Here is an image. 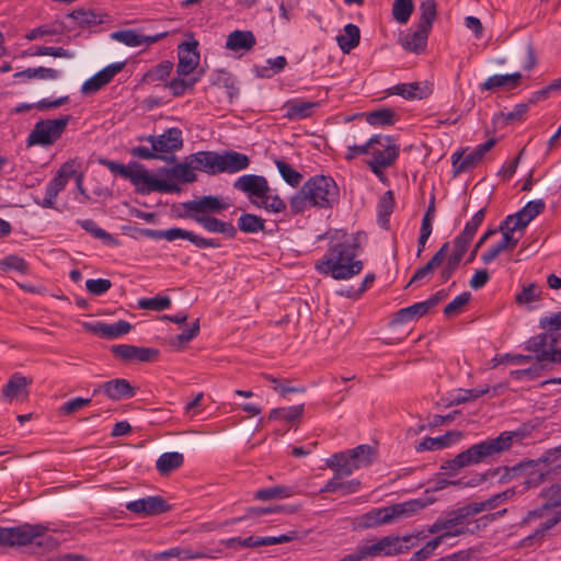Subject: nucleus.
<instances>
[{
    "label": "nucleus",
    "mask_w": 561,
    "mask_h": 561,
    "mask_svg": "<svg viewBox=\"0 0 561 561\" xmlns=\"http://www.w3.org/2000/svg\"><path fill=\"white\" fill-rule=\"evenodd\" d=\"M449 245V242H445L424 266L417 268L410 280V284L423 279L427 275L432 274L436 267L442 265L446 259Z\"/></svg>",
    "instance_id": "obj_32"
},
{
    "label": "nucleus",
    "mask_w": 561,
    "mask_h": 561,
    "mask_svg": "<svg viewBox=\"0 0 561 561\" xmlns=\"http://www.w3.org/2000/svg\"><path fill=\"white\" fill-rule=\"evenodd\" d=\"M0 270L3 272L16 271L25 274L28 271V265L23 257L11 254L0 260Z\"/></svg>",
    "instance_id": "obj_58"
},
{
    "label": "nucleus",
    "mask_w": 561,
    "mask_h": 561,
    "mask_svg": "<svg viewBox=\"0 0 561 561\" xmlns=\"http://www.w3.org/2000/svg\"><path fill=\"white\" fill-rule=\"evenodd\" d=\"M547 332L531 336L526 342V350L534 353L538 362H550L561 364V347L558 348V336L556 332L561 331V311L543 317L539 321Z\"/></svg>",
    "instance_id": "obj_5"
},
{
    "label": "nucleus",
    "mask_w": 561,
    "mask_h": 561,
    "mask_svg": "<svg viewBox=\"0 0 561 561\" xmlns=\"http://www.w3.org/2000/svg\"><path fill=\"white\" fill-rule=\"evenodd\" d=\"M28 385L26 377L19 374L13 375L2 388V394L5 398L15 397L22 389Z\"/></svg>",
    "instance_id": "obj_59"
},
{
    "label": "nucleus",
    "mask_w": 561,
    "mask_h": 561,
    "mask_svg": "<svg viewBox=\"0 0 561 561\" xmlns=\"http://www.w3.org/2000/svg\"><path fill=\"white\" fill-rule=\"evenodd\" d=\"M238 228L244 233L264 231L265 220L254 214L244 213L238 218Z\"/></svg>",
    "instance_id": "obj_42"
},
{
    "label": "nucleus",
    "mask_w": 561,
    "mask_h": 561,
    "mask_svg": "<svg viewBox=\"0 0 561 561\" xmlns=\"http://www.w3.org/2000/svg\"><path fill=\"white\" fill-rule=\"evenodd\" d=\"M78 225L94 238L102 240L107 245L116 247L118 241L107 231L100 228L93 219H79Z\"/></svg>",
    "instance_id": "obj_40"
},
{
    "label": "nucleus",
    "mask_w": 561,
    "mask_h": 561,
    "mask_svg": "<svg viewBox=\"0 0 561 561\" xmlns=\"http://www.w3.org/2000/svg\"><path fill=\"white\" fill-rule=\"evenodd\" d=\"M256 44L252 31L236 30L227 36L226 48L231 51H250Z\"/></svg>",
    "instance_id": "obj_28"
},
{
    "label": "nucleus",
    "mask_w": 561,
    "mask_h": 561,
    "mask_svg": "<svg viewBox=\"0 0 561 561\" xmlns=\"http://www.w3.org/2000/svg\"><path fill=\"white\" fill-rule=\"evenodd\" d=\"M523 438L524 434L518 431L502 432L497 437L474 444L459 453L454 459L445 461L440 466V470L458 471L463 467L480 463L489 457L510 450L514 443H518Z\"/></svg>",
    "instance_id": "obj_3"
},
{
    "label": "nucleus",
    "mask_w": 561,
    "mask_h": 561,
    "mask_svg": "<svg viewBox=\"0 0 561 561\" xmlns=\"http://www.w3.org/2000/svg\"><path fill=\"white\" fill-rule=\"evenodd\" d=\"M449 245V242H445L424 266L417 268L410 280V284L423 279L427 275L432 274L436 267L442 265L446 259Z\"/></svg>",
    "instance_id": "obj_34"
},
{
    "label": "nucleus",
    "mask_w": 561,
    "mask_h": 561,
    "mask_svg": "<svg viewBox=\"0 0 561 561\" xmlns=\"http://www.w3.org/2000/svg\"><path fill=\"white\" fill-rule=\"evenodd\" d=\"M420 21L417 26L431 32L433 23L437 15V4L435 0H424L420 4Z\"/></svg>",
    "instance_id": "obj_43"
},
{
    "label": "nucleus",
    "mask_w": 561,
    "mask_h": 561,
    "mask_svg": "<svg viewBox=\"0 0 561 561\" xmlns=\"http://www.w3.org/2000/svg\"><path fill=\"white\" fill-rule=\"evenodd\" d=\"M417 537L414 535L407 536H385L370 545L359 546L358 549L363 556V559L375 558V557H393L407 552L413 547L414 540Z\"/></svg>",
    "instance_id": "obj_8"
},
{
    "label": "nucleus",
    "mask_w": 561,
    "mask_h": 561,
    "mask_svg": "<svg viewBox=\"0 0 561 561\" xmlns=\"http://www.w3.org/2000/svg\"><path fill=\"white\" fill-rule=\"evenodd\" d=\"M70 119V115H65L55 119L38 121L27 136V147H48L54 145L66 130Z\"/></svg>",
    "instance_id": "obj_9"
},
{
    "label": "nucleus",
    "mask_w": 561,
    "mask_h": 561,
    "mask_svg": "<svg viewBox=\"0 0 561 561\" xmlns=\"http://www.w3.org/2000/svg\"><path fill=\"white\" fill-rule=\"evenodd\" d=\"M90 329L102 337L116 339L127 334L131 329V324L125 320H119L114 323L96 322L91 325Z\"/></svg>",
    "instance_id": "obj_31"
},
{
    "label": "nucleus",
    "mask_w": 561,
    "mask_h": 561,
    "mask_svg": "<svg viewBox=\"0 0 561 561\" xmlns=\"http://www.w3.org/2000/svg\"><path fill=\"white\" fill-rule=\"evenodd\" d=\"M528 224L529 222L517 211L513 215L506 216V218L501 222L499 230H506L514 233L523 232Z\"/></svg>",
    "instance_id": "obj_57"
},
{
    "label": "nucleus",
    "mask_w": 561,
    "mask_h": 561,
    "mask_svg": "<svg viewBox=\"0 0 561 561\" xmlns=\"http://www.w3.org/2000/svg\"><path fill=\"white\" fill-rule=\"evenodd\" d=\"M539 497L542 500L545 507L549 512H553L548 519L558 517V524L561 522V483L550 485L540 491Z\"/></svg>",
    "instance_id": "obj_29"
},
{
    "label": "nucleus",
    "mask_w": 561,
    "mask_h": 561,
    "mask_svg": "<svg viewBox=\"0 0 561 561\" xmlns=\"http://www.w3.org/2000/svg\"><path fill=\"white\" fill-rule=\"evenodd\" d=\"M390 91L392 94L401 95L408 100L422 99L424 96V91L419 82L400 83L392 87Z\"/></svg>",
    "instance_id": "obj_50"
},
{
    "label": "nucleus",
    "mask_w": 561,
    "mask_h": 561,
    "mask_svg": "<svg viewBox=\"0 0 561 561\" xmlns=\"http://www.w3.org/2000/svg\"><path fill=\"white\" fill-rule=\"evenodd\" d=\"M194 171L191 160L186 158L184 162H179L170 168L167 175L170 180H175L180 183H193L197 179Z\"/></svg>",
    "instance_id": "obj_37"
},
{
    "label": "nucleus",
    "mask_w": 561,
    "mask_h": 561,
    "mask_svg": "<svg viewBox=\"0 0 561 561\" xmlns=\"http://www.w3.org/2000/svg\"><path fill=\"white\" fill-rule=\"evenodd\" d=\"M495 139L491 138L485 142L478 145L469 152L466 150L456 151L451 154V163L455 174L467 172L477 167L485 156L495 146Z\"/></svg>",
    "instance_id": "obj_15"
},
{
    "label": "nucleus",
    "mask_w": 561,
    "mask_h": 561,
    "mask_svg": "<svg viewBox=\"0 0 561 561\" xmlns=\"http://www.w3.org/2000/svg\"><path fill=\"white\" fill-rule=\"evenodd\" d=\"M319 102L304 101L301 99L289 100L285 103V117L290 121H299L310 117L319 107Z\"/></svg>",
    "instance_id": "obj_27"
},
{
    "label": "nucleus",
    "mask_w": 561,
    "mask_h": 561,
    "mask_svg": "<svg viewBox=\"0 0 561 561\" xmlns=\"http://www.w3.org/2000/svg\"><path fill=\"white\" fill-rule=\"evenodd\" d=\"M101 163L112 173L119 174L121 176L128 179L140 194H149L151 192L179 193L181 191L178 183L152 176L147 169L137 162L125 165L104 159L101 160Z\"/></svg>",
    "instance_id": "obj_4"
},
{
    "label": "nucleus",
    "mask_w": 561,
    "mask_h": 561,
    "mask_svg": "<svg viewBox=\"0 0 561 561\" xmlns=\"http://www.w3.org/2000/svg\"><path fill=\"white\" fill-rule=\"evenodd\" d=\"M111 38L129 47H137L141 45V35L137 34L134 30L113 32L111 34Z\"/></svg>",
    "instance_id": "obj_63"
},
{
    "label": "nucleus",
    "mask_w": 561,
    "mask_h": 561,
    "mask_svg": "<svg viewBox=\"0 0 561 561\" xmlns=\"http://www.w3.org/2000/svg\"><path fill=\"white\" fill-rule=\"evenodd\" d=\"M183 462L184 456L181 453H164L158 458L156 468L161 476H168L172 471L179 469Z\"/></svg>",
    "instance_id": "obj_39"
},
{
    "label": "nucleus",
    "mask_w": 561,
    "mask_h": 561,
    "mask_svg": "<svg viewBox=\"0 0 561 561\" xmlns=\"http://www.w3.org/2000/svg\"><path fill=\"white\" fill-rule=\"evenodd\" d=\"M68 16L73 19L80 27H89L104 22V15L93 10H73Z\"/></svg>",
    "instance_id": "obj_41"
},
{
    "label": "nucleus",
    "mask_w": 561,
    "mask_h": 561,
    "mask_svg": "<svg viewBox=\"0 0 561 561\" xmlns=\"http://www.w3.org/2000/svg\"><path fill=\"white\" fill-rule=\"evenodd\" d=\"M290 210L293 214L304 213L307 208L312 207L311 199L302 185L301 188L290 198Z\"/></svg>",
    "instance_id": "obj_60"
},
{
    "label": "nucleus",
    "mask_w": 561,
    "mask_h": 561,
    "mask_svg": "<svg viewBox=\"0 0 561 561\" xmlns=\"http://www.w3.org/2000/svg\"><path fill=\"white\" fill-rule=\"evenodd\" d=\"M112 353L125 362L149 363L158 358L159 351L151 347H139L128 344L112 346Z\"/></svg>",
    "instance_id": "obj_20"
},
{
    "label": "nucleus",
    "mask_w": 561,
    "mask_h": 561,
    "mask_svg": "<svg viewBox=\"0 0 561 561\" xmlns=\"http://www.w3.org/2000/svg\"><path fill=\"white\" fill-rule=\"evenodd\" d=\"M556 525H558V517L553 519H546L533 534L520 540V547L527 548L531 547L534 543L540 542L546 533L552 529Z\"/></svg>",
    "instance_id": "obj_47"
},
{
    "label": "nucleus",
    "mask_w": 561,
    "mask_h": 561,
    "mask_svg": "<svg viewBox=\"0 0 561 561\" xmlns=\"http://www.w3.org/2000/svg\"><path fill=\"white\" fill-rule=\"evenodd\" d=\"M198 42H183L178 47L179 62L176 72L179 76H188L192 73L199 64V53L197 50Z\"/></svg>",
    "instance_id": "obj_18"
},
{
    "label": "nucleus",
    "mask_w": 561,
    "mask_h": 561,
    "mask_svg": "<svg viewBox=\"0 0 561 561\" xmlns=\"http://www.w3.org/2000/svg\"><path fill=\"white\" fill-rule=\"evenodd\" d=\"M228 207L229 204L222 197L205 195L173 206V211L179 218L194 220L208 232L221 233L228 239H233L237 236V228L231 222L220 220L214 216L222 213Z\"/></svg>",
    "instance_id": "obj_2"
},
{
    "label": "nucleus",
    "mask_w": 561,
    "mask_h": 561,
    "mask_svg": "<svg viewBox=\"0 0 561 561\" xmlns=\"http://www.w3.org/2000/svg\"><path fill=\"white\" fill-rule=\"evenodd\" d=\"M146 140L151 144L158 153H172L183 147V134L178 127H171L159 136L150 135Z\"/></svg>",
    "instance_id": "obj_16"
},
{
    "label": "nucleus",
    "mask_w": 561,
    "mask_h": 561,
    "mask_svg": "<svg viewBox=\"0 0 561 561\" xmlns=\"http://www.w3.org/2000/svg\"><path fill=\"white\" fill-rule=\"evenodd\" d=\"M430 33L416 25L415 31L400 36L399 43L407 51L422 54L426 49Z\"/></svg>",
    "instance_id": "obj_26"
},
{
    "label": "nucleus",
    "mask_w": 561,
    "mask_h": 561,
    "mask_svg": "<svg viewBox=\"0 0 561 561\" xmlns=\"http://www.w3.org/2000/svg\"><path fill=\"white\" fill-rule=\"evenodd\" d=\"M138 308L145 310L162 311L171 306V299L169 297L156 296L152 298H141L137 304Z\"/></svg>",
    "instance_id": "obj_61"
},
{
    "label": "nucleus",
    "mask_w": 561,
    "mask_h": 561,
    "mask_svg": "<svg viewBox=\"0 0 561 561\" xmlns=\"http://www.w3.org/2000/svg\"><path fill=\"white\" fill-rule=\"evenodd\" d=\"M522 79L519 72L510 75H494L489 77L481 85V90L494 91L496 89L512 90L518 87Z\"/></svg>",
    "instance_id": "obj_30"
},
{
    "label": "nucleus",
    "mask_w": 561,
    "mask_h": 561,
    "mask_svg": "<svg viewBox=\"0 0 561 561\" xmlns=\"http://www.w3.org/2000/svg\"><path fill=\"white\" fill-rule=\"evenodd\" d=\"M327 465L333 471L343 476H351L356 470V465L350 450L332 455Z\"/></svg>",
    "instance_id": "obj_35"
},
{
    "label": "nucleus",
    "mask_w": 561,
    "mask_h": 561,
    "mask_svg": "<svg viewBox=\"0 0 561 561\" xmlns=\"http://www.w3.org/2000/svg\"><path fill=\"white\" fill-rule=\"evenodd\" d=\"M218 173H237L250 165V158L241 152L228 150L219 153Z\"/></svg>",
    "instance_id": "obj_23"
},
{
    "label": "nucleus",
    "mask_w": 561,
    "mask_h": 561,
    "mask_svg": "<svg viewBox=\"0 0 561 561\" xmlns=\"http://www.w3.org/2000/svg\"><path fill=\"white\" fill-rule=\"evenodd\" d=\"M413 10L414 4L412 0H394L392 5L393 19L400 24H405L409 21Z\"/></svg>",
    "instance_id": "obj_53"
},
{
    "label": "nucleus",
    "mask_w": 561,
    "mask_h": 561,
    "mask_svg": "<svg viewBox=\"0 0 561 561\" xmlns=\"http://www.w3.org/2000/svg\"><path fill=\"white\" fill-rule=\"evenodd\" d=\"M100 392H103L111 400L119 401L124 398H133L136 394V389L127 379L115 378L101 383L93 390V396Z\"/></svg>",
    "instance_id": "obj_22"
},
{
    "label": "nucleus",
    "mask_w": 561,
    "mask_h": 561,
    "mask_svg": "<svg viewBox=\"0 0 561 561\" xmlns=\"http://www.w3.org/2000/svg\"><path fill=\"white\" fill-rule=\"evenodd\" d=\"M125 66V62H114L99 72H96L94 76H92L90 79H88L85 82H83L81 87V92L83 94H93L101 90L104 85L110 83L112 79L123 70Z\"/></svg>",
    "instance_id": "obj_21"
},
{
    "label": "nucleus",
    "mask_w": 561,
    "mask_h": 561,
    "mask_svg": "<svg viewBox=\"0 0 561 561\" xmlns=\"http://www.w3.org/2000/svg\"><path fill=\"white\" fill-rule=\"evenodd\" d=\"M305 405L298 404L287 408H276L271 410L270 420H284L287 423L294 422L300 419L304 414Z\"/></svg>",
    "instance_id": "obj_44"
},
{
    "label": "nucleus",
    "mask_w": 561,
    "mask_h": 561,
    "mask_svg": "<svg viewBox=\"0 0 561 561\" xmlns=\"http://www.w3.org/2000/svg\"><path fill=\"white\" fill-rule=\"evenodd\" d=\"M275 164L286 183L294 187L300 184L302 175L297 170H295L289 163L278 159L275 161Z\"/></svg>",
    "instance_id": "obj_56"
},
{
    "label": "nucleus",
    "mask_w": 561,
    "mask_h": 561,
    "mask_svg": "<svg viewBox=\"0 0 561 561\" xmlns=\"http://www.w3.org/2000/svg\"><path fill=\"white\" fill-rule=\"evenodd\" d=\"M558 92H561V77L558 78V79H554L551 83H549L548 85H546L545 88L538 90V91H535L528 103L529 104H536L540 101H543L548 98H550V95L552 93H558Z\"/></svg>",
    "instance_id": "obj_62"
},
{
    "label": "nucleus",
    "mask_w": 561,
    "mask_h": 561,
    "mask_svg": "<svg viewBox=\"0 0 561 561\" xmlns=\"http://www.w3.org/2000/svg\"><path fill=\"white\" fill-rule=\"evenodd\" d=\"M64 33L62 23L55 22L53 24H45L38 27H35L26 33L25 38L28 41H34L44 36H55Z\"/></svg>",
    "instance_id": "obj_52"
},
{
    "label": "nucleus",
    "mask_w": 561,
    "mask_h": 561,
    "mask_svg": "<svg viewBox=\"0 0 561 561\" xmlns=\"http://www.w3.org/2000/svg\"><path fill=\"white\" fill-rule=\"evenodd\" d=\"M294 494L293 489L289 486H272V488H265L257 490L254 493V499L261 500V501H268L273 499H287L290 497Z\"/></svg>",
    "instance_id": "obj_48"
},
{
    "label": "nucleus",
    "mask_w": 561,
    "mask_h": 561,
    "mask_svg": "<svg viewBox=\"0 0 561 561\" xmlns=\"http://www.w3.org/2000/svg\"><path fill=\"white\" fill-rule=\"evenodd\" d=\"M485 218V208L479 209L471 219L465 225L463 230L454 240V250L447 257L440 271V282L446 283L458 270L461 260L468 251V248L476 236L479 227Z\"/></svg>",
    "instance_id": "obj_6"
},
{
    "label": "nucleus",
    "mask_w": 561,
    "mask_h": 561,
    "mask_svg": "<svg viewBox=\"0 0 561 561\" xmlns=\"http://www.w3.org/2000/svg\"><path fill=\"white\" fill-rule=\"evenodd\" d=\"M360 41L359 27L353 23H348L344 27V34L336 37L339 47L344 54H348L352 49L358 46Z\"/></svg>",
    "instance_id": "obj_38"
},
{
    "label": "nucleus",
    "mask_w": 561,
    "mask_h": 561,
    "mask_svg": "<svg viewBox=\"0 0 561 561\" xmlns=\"http://www.w3.org/2000/svg\"><path fill=\"white\" fill-rule=\"evenodd\" d=\"M376 146L371 148L373 158L367 163L380 180H383V171L391 167L399 157L400 148L389 136L376 135Z\"/></svg>",
    "instance_id": "obj_12"
},
{
    "label": "nucleus",
    "mask_w": 561,
    "mask_h": 561,
    "mask_svg": "<svg viewBox=\"0 0 561 561\" xmlns=\"http://www.w3.org/2000/svg\"><path fill=\"white\" fill-rule=\"evenodd\" d=\"M47 527L43 525L23 524L15 527L0 526L1 547H22L35 543L37 546H53L55 538L46 535Z\"/></svg>",
    "instance_id": "obj_7"
},
{
    "label": "nucleus",
    "mask_w": 561,
    "mask_h": 561,
    "mask_svg": "<svg viewBox=\"0 0 561 561\" xmlns=\"http://www.w3.org/2000/svg\"><path fill=\"white\" fill-rule=\"evenodd\" d=\"M546 204L542 199H535L528 202L520 210L519 215L530 222L535 217L540 215L545 210Z\"/></svg>",
    "instance_id": "obj_64"
},
{
    "label": "nucleus",
    "mask_w": 561,
    "mask_h": 561,
    "mask_svg": "<svg viewBox=\"0 0 561 561\" xmlns=\"http://www.w3.org/2000/svg\"><path fill=\"white\" fill-rule=\"evenodd\" d=\"M257 207H263L271 213H282L286 209V203L268 187V193L259 201H252Z\"/></svg>",
    "instance_id": "obj_46"
},
{
    "label": "nucleus",
    "mask_w": 561,
    "mask_h": 561,
    "mask_svg": "<svg viewBox=\"0 0 561 561\" xmlns=\"http://www.w3.org/2000/svg\"><path fill=\"white\" fill-rule=\"evenodd\" d=\"M461 437L462 433L459 431H449L438 437H425L415 445V450L417 453L425 450H439L457 443Z\"/></svg>",
    "instance_id": "obj_25"
},
{
    "label": "nucleus",
    "mask_w": 561,
    "mask_h": 561,
    "mask_svg": "<svg viewBox=\"0 0 561 561\" xmlns=\"http://www.w3.org/2000/svg\"><path fill=\"white\" fill-rule=\"evenodd\" d=\"M342 476L343 474L335 472L334 477L325 483V485L320 490V492L334 493L340 491L342 495L356 493L359 490L360 482L358 480L342 482Z\"/></svg>",
    "instance_id": "obj_36"
},
{
    "label": "nucleus",
    "mask_w": 561,
    "mask_h": 561,
    "mask_svg": "<svg viewBox=\"0 0 561 561\" xmlns=\"http://www.w3.org/2000/svg\"><path fill=\"white\" fill-rule=\"evenodd\" d=\"M60 71L53 69V68H46V67H38V68H27L23 71H19L14 73V78H26V79H39V80H55L59 78Z\"/></svg>",
    "instance_id": "obj_45"
},
{
    "label": "nucleus",
    "mask_w": 561,
    "mask_h": 561,
    "mask_svg": "<svg viewBox=\"0 0 561 561\" xmlns=\"http://www.w3.org/2000/svg\"><path fill=\"white\" fill-rule=\"evenodd\" d=\"M449 245V242H445L424 266L417 268L410 280V284L423 279L427 275L432 274L436 267L442 265L446 259Z\"/></svg>",
    "instance_id": "obj_33"
},
{
    "label": "nucleus",
    "mask_w": 561,
    "mask_h": 561,
    "mask_svg": "<svg viewBox=\"0 0 561 561\" xmlns=\"http://www.w3.org/2000/svg\"><path fill=\"white\" fill-rule=\"evenodd\" d=\"M195 171H201L210 175L218 174L219 152L198 151L187 157Z\"/></svg>",
    "instance_id": "obj_24"
},
{
    "label": "nucleus",
    "mask_w": 561,
    "mask_h": 561,
    "mask_svg": "<svg viewBox=\"0 0 561 561\" xmlns=\"http://www.w3.org/2000/svg\"><path fill=\"white\" fill-rule=\"evenodd\" d=\"M394 207V195L392 191H387L379 199L377 205L378 216L381 220V226L388 224V217L391 215Z\"/></svg>",
    "instance_id": "obj_55"
},
{
    "label": "nucleus",
    "mask_w": 561,
    "mask_h": 561,
    "mask_svg": "<svg viewBox=\"0 0 561 561\" xmlns=\"http://www.w3.org/2000/svg\"><path fill=\"white\" fill-rule=\"evenodd\" d=\"M427 503L424 500L415 499L398 504H393L390 506H385L380 508H374L371 510V513L374 515V518L377 522V525H386L390 524L393 520L405 518L415 515L425 506Z\"/></svg>",
    "instance_id": "obj_13"
},
{
    "label": "nucleus",
    "mask_w": 561,
    "mask_h": 561,
    "mask_svg": "<svg viewBox=\"0 0 561 561\" xmlns=\"http://www.w3.org/2000/svg\"><path fill=\"white\" fill-rule=\"evenodd\" d=\"M474 529V519L467 520L460 507L447 513L444 519H437L430 528L428 533L438 534L437 537H443V540L448 537H457L463 535H474L478 530Z\"/></svg>",
    "instance_id": "obj_11"
},
{
    "label": "nucleus",
    "mask_w": 561,
    "mask_h": 561,
    "mask_svg": "<svg viewBox=\"0 0 561 561\" xmlns=\"http://www.w3.org/2000/svg\"><path fill=\"white\" fill-rule=\"evenodd\" d=\"M312 207L328 208L339 201V187L331 176L316 175L304 184Z\"/></svg>",
    "instance_id": "obj_10"
},
{
    "label": "nucleus",
    "mask_w": 561,
    "mask_h": 561,
    "mask_svg": "<svg viewBox=\"0 0 561 561\" xmlns=\"http://www.w3.org/2000/svg\"><path fill=\"white\" fill-rule=\"evenodd\" d=\"M233 187L244 193L251 202L254 198L260 199L268 193L267 180L262 175L244 174L236 180Z\"/></svg>",
    "instance_id": "obj_19"
},
{
    "label": "nucleus",
    "mask_w": 561,
    "mask_h": 561,
    "mask_svg": "<svg viewBox=\"0 0 561 561\" xmlns=\"http://www.w3.org/2000/svg\"><path fill=\"white\" fill-rule=\"evenodd\" d=\"M125 507L127 511L140 516H154L170 510L167 501L159 495L130 501L126 503Z\"/></svg>",
    "instance_id": "obj_17"
},
{
    "label": "nucleus",
    "mask_w": 561,
    "mask_h": 561,
    "mask_svg": "<svg viewBox=\"0 0 561 561\" xmlns=\"http://www.w3.org/2000/svg\"><path fill=\"white\" fill-rule=\"evenodd\" d=\"M75 174L76 163L73 161L65 162L47 184L44 199L42 202L36 201V203L43 208H54L58 194Z\"/></svg>",
    "instance_id": "obj_14"
},
{
    "label": "nucleus",
    "mask_w": 561,
    "mask_h": 561,
    "mask_svg": "<svg viewBox=\"0 0 561 561\" xmlns=\"http://www.w3.org/2000/svg\"><path fill=\"white\" fill-rule=\"evenodd\" d=\"M360 242L357 236L344 234L336 242H331L324 255L314 264L317 272L329 275L334 279H350L364 268L358 259Z\"/></svg>",
    "instance_id": "obj_1"
},
{
    "label": "nucleus",
    "mask_w": 561,
    "mask_h": 561,
    "mask_svg": "<svg viewBox=\"0 0 561 561\" xmlns=\"http://www.w3.org/2000/svg\"><path fill=\"white\" fill-rule=\"evenodd\" d=\"M366 119L373 126H391L396 122V113L390 108H381L368 113Z\"/></svg>",
    "instance_id": "obj_51"
},
{
    "label": "nucleus",
    "mask_w": 561,
    "mask_h": 561,
    "mask_svg": "<svg viewBox=\"0 0 561 561\" xmlns=\"http://www.w3.org/2000/svg\"><path fill=\"white\" fill-rule=\"evenodd\" d=\"M172 69H173V64L171 61H169V60L162 61L145 73L144 81H146V82L163 81L170 76Z\"/></svg>",
    "instance_id": "obj_54"
},
{
    "label": "nucleus",
    "mask_w": 561,
    "mask_h": 561,
    "mask_svg": "<svg viewBox=\"0 0 561 561\" xmlns=\"http://www.w3.org/2000/svg\"><path fill=\"white\" fill-rule=\"evenodd\" d=\"M352 458L356 465V470L368 467L374 460V449L369 445H359L350 449Z\"/></svg>",
    "instance_id": "obj_49"
}]
</instances>
